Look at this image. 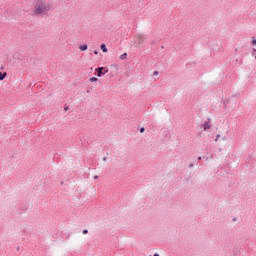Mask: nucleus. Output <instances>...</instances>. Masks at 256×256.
<instances>
[{
  "label": "nucleus",
  "mask_w": 256,
  "mask_h": 256,
  "mask_svg": "<svg viewBox=\"0 0 256 256\" xmlns=\"http://www.w3.org/2000/svg\"><path fill=\"white\" fill-rule=\"evenodd\" d=\"M97 77H101L103 75V67L96 68Z\"/></svg>",
  "instance_id": "obj_4"
},
{
  "label": "nucleus",
  "mask_w": 256,
  "mask_h": 256,
  "mask_svg": "<svg viewBox=\"0 0 256 256\" xmlns=\"http://www.w3.org/2000/svg\"><path fill=\"white\" fill-rule=\"evenodd\" d=\"M7 77V73L0 72V81H3Z\"/></svg>",
  "instance_id": "obj_8"
},
{
  "label": "nucleus",
  "mask_w": 256,
  "mask_h": 256,
  "mask_svg": "<svg viewBox=\"0 0 256 256\" xmlns=\"http://www.w3.org/2000/svg\"><path fill=\"white\" fill-rule=\"evenodd\" d=\"M190 167H193V164H190Z\"/></svg>",
  "instance_id": "obj_22"
},
{
  "label": "nucleus",
  "mask_w": 256,
  "mask_h": 256,
  "mask_svg": "<svg viewBox=\"0 0 256 256\" xmlns=\"http://www.w3.org/2000/svg\"><path fill=\"white\" fill-rule=\"evenodd\" d=\"M136 39H138V43H143L145 41V36L143 34H137Z\"/></svg>",
  "instance_id": "obj_3"
},
{
  "label": "nucleus",
  "mask_w": 256,
  "mask_h": 256,
  "mask_svg": "<svg viewBox=\"0 0 256 256\" xmlns=\"http://www.w3.org/2000/svg\"><path fill=\"white\" fill-rule=\"evenodd\" d=\"M83 235H87V233H89V230H83Z\"/></svg>",
  "instance_id": "obj_11"
},
{
  "label": "nucleus",
  "mask_w": 256,
  "mask_h": 256,
  "mask_svg": "<svg viewBox=\"0 0 256 256\" xmlns=\"http://www.w3.org/2000/svg\"><path fill=\"white\" fill-rule=\"evenodd\" d=\"M255 59H256V56H255Z\"/></svg>",
  "instance_id": "obj_23"
},
{
  "label": "nucleus",
  "mask_w": 256,
  "mask_h": 256,
  "mask_svg": "<svg viewBox=\"0 0 256 256\" xmlns=\"http://www.w3.org/2000/svg\"><path fill=\"white\" fill-rule=\"evenodd\" d=\"M153 75H159V71H154Z\"/></svg>",
  "instance_id": "obj_14"
},
{
  "label": "nucleus",
  "mask_w": 256,
  "mask_h": 256,
  "mask_svg": "<svg viewBox=\"0 0 256 256\" xmlns=\"http://www.w3.org/2000/svg\"><path fill=\"white\" fill-rule=\"evenodd\" d=\"M202 127L204 128V131H207L208 129H211V119L208 118V121H205L203 123Z\"/></svg>",
  "instance_id": "obj_2"
},
{
  "label": "nucleus",
  "mask_w": 256,
  "mask_h": 256,
  "mask_svg": "<svg viewBox=\"0 0 256 256\" xmlns=\"http://www.w3.org/2000/svg\"><path fill=\"white\" fill-rule=\"evenodd\" d=\"M120 59H121V61H125V59H127V52L120 55Z\"/></svg>",
  "instance_id": "obj_7"
},
{
  "label": "nucleus",
  "mask_w": 256,
  "mask_h": 256,
  "mask_svg": "<svg viewBox=\"0 0 256 256\" xmlns=\"http://www.w3.org/2000/svg\"><path fill=\"white\" fill-rule=\"evenodd\" d=\"M79 49H80V51H87L88 46H87V44H84V45H81V46L79 47Z\"/></svg>",
  "instance_id": "obj_6"
},
{
  "label": "nucleus",
  "mask_w": 256,
  "mask_h": 256,
  "mask_svg": "<svg viewBox=\"0 0 256 256\" xmlns=\"http://www.w3.org/2000/svg\"><path fill=\"white\" fill-rule=\"evenodd\" d=\"M219 137H221V135L217 134V135H216V138H215V141H216V142L219 141Z\"/></svg>",
  "instance_id": "obj_10"
},
{
  "label": "nucleus",
  "mask_w": 256,
  "mask_h": 256,
  "mask_svg": "<svg viewBox=\"0 0 256 256\" xmlns=\"http://www.w3.org/2000/svg\"><path fill=\"white\" fill-rule=\"evenodd\" d=\"M140 133H145V128H141Z\"/></svg>",
  "instance_id": "obj_13"
},
{
  "label": "nucleus",
  "mask_w": 256,
  "mask_h": 256,
  "mask_svg": "<svg viewBox=\"0 0 256 256\" xmlns=\"http://www.w3.org/2000/svg\"><path fill=\"white\" fill-rule=\"evenodd\" d=\"M105 73H108V70H106ZM105 73H104V75H105Z\"/></svg>",
  "instance_id": "obj_21"
},
{
  "label": "nucleus",
  "mask_w": 256,
  "mask_h": 256,
  "mask_svg": "<svg viewBox=\"0 0 256 256\" xmlns=\"http://www.w3.org/2000/svg\"><path fill=\"white\" fill-rule=\"evenodd\" d=\"M97 81H99V79H97V78H95V77L90 78V82H91V83H95V82H97Z\"/></svg>",
  "instance_id": "obj_9"
},
{
  "label": "nucleus",
  "mask_w": 256,
  "mask_h": 256,
  "mask_svg": "<svg viewBox=\"0 0 256 256\" xmlns=\"http://www.w3.org/2000/svg\"><path fill=\"white\" fill-rule=\"evenodd\" d=\"M154 256H160L159 254L155 253Z\"/></svg>",
  "instance_id": "obj_20"
},
{
  "label": "nucleus",
  "mask_w": 256,
  "mask_h": 256,
  "mask_svg": "<svg viewBox=\"0 0 256 256\" xmlns=\"http://www.w3.org/2000/svg\"><path fill=\"white\" fill-rule=\"evenodd\" d=\"M252 45H256V39L255 38L252 39Z\"/></svg>",
  "instance_id": "obj_12"
},
{
  "label": "nucleus",
  "mask_w": 256,
  "mask_h": 256,
  "mask_svg": "<svg viewBox=\"0 0 256 256\" xmlns=\"http://www.w3.org/2000/svg\"><path fill=\"white\" fill-rule=\"evenodd\" d=\"M94 179H99V176H94Z\"/></svg>",
  "instance_id": "obj_17"
},
{
  "label": "nucleus",
  "mask_w": 256,
  "mask_h": 256,
  "mask_svg": "<svg viewBox=\"0 0 256 256\" xmlns=\"http://www.w3.org/2000/svg\"><path fill=\"white\" fill-rule=\"evenodd\" d=\"M53 10V3L49 0H36L33 13L36 16L48 15Z\"/></svg>",
  "instance_id": "obj_1"
},
{
  "label": "nucleus",
  "mask_w": 256,
  "mask_h": 256,
  "mask_svg": "<svg viewBox=\"0 0 256 256\" xmlns=\"http://www.w3.org/2000/svg\"><path fill=\"white\" fill-rule=\"evenodd\" d=\"M100 49L103 53H107V46L105 44H101Z\"/></svg>",
  "instance_id": "obj_5"
},
{
  "label": "nucleus",
  "mask_w": 256,
  "mask_h": 256,
  "mask_svg": "<svg viewBox=\"0 0 256 256\" xmlns=\"http://www.w3.org/2000/svg\"><path fill=\"white\" fill-rule=\"evenodd\" d=\"M94 55H99V52L97 50H95Z\"/></svg>",
  "instance_id": "obj_15"
},
{
  "label": "nucleus",
  "mask_w": 256,
  "mask_h": 256,
  "mask_svg": "<svg viewBox=\"0 0 256 256\" xmlns=\"http://www.w3.org/2000/svg\"><path fill=\"white\" fill-rule=\"evenodd\" d=\"M64 109H65V111H67L69 109V107H65Z\"/></svg>",
  "instance_id": "obj_18"
},
{
  "label": "nucleus",
  "mask_w": 256,
  "mask_h": 256,
  "mask_svg": "<svg viewBox=\"0 0 256 256\" xmlns=\"http://www.w3.org/2000/svg\"><path fill=\"white\" fill-rule=\"evenodd\" d=\"M198 161H201V156H200V157H198Z\"/></svg>",
  "instance_id": "obj_19"
},
{
  "label": "nucleus",
  "mask_w": 256,
  "mask_h": 256,
  "mask_svg": "<svg viewBox=\"0 0 256 256\" xmlns=\"http://www.w3.org/2000/svg\"><path fill=\"white\" fill-rule=\"evenodd\" d=\"M103 161H107V157H104V158H103Z\"/></svg>",
  "instance_id": "obj_16"
}]
</instances>
